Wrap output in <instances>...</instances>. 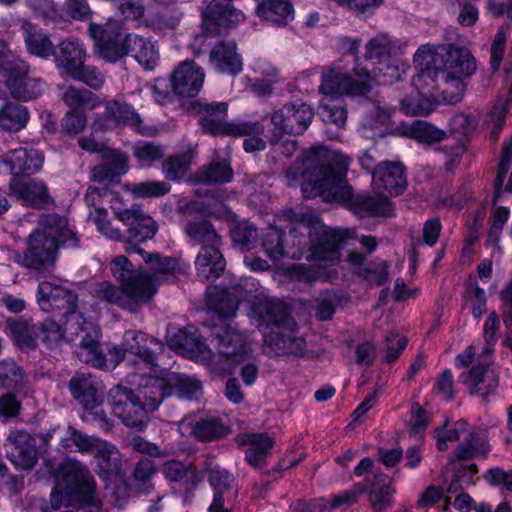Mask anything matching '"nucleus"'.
Here are the masks:
<instances>
[{"label": "nucleus", "instance_id": "1", "mask_svg": "<svg viewBox=\"0 0 512 512\" xmlns=\"http://www.w3.org/2000/svg\"><path fill=\"white\" fill-rule=\"evenodd\" d=\"M351 158L324 146L312 147L286 172L290 186L299 184L306 198L321 197L326 202H346L359 217L390 215L393 211L388 196H397L406 188L403 166L398 162H382L372 174L375 195H352L345 181Z\"/></svg>", "mask_w": 512, "mask_h": 512}, {"label": "nucleus", "instance_id": "2", "mask_svg": "<svg viewBox=\"0 0 512 512\" xmlns=\"http://www.w3.org/2000/svg\"><path fill=\"white\" fill-rule=\"evenodd\" d=\"M291 222L289 237L297 238L308 235L310 238L317 237L307 255L311 267L303 264L294 265L290 270L293 279L303 282L330 279L335 271L331 269L340 261L341 244L350 237L351 232L347 229H332L321 224L318 216L311 212L296 214L288 211L285 214Z\"/></svg>", "mask_w": 512, "mask_h": 512}, {"label": "nucleus", "instance_id": "3", "mask_svg": "<svg viewBox=\"0 0 512 512\" xmlns=\"http://www.w3.org/2000/svg\"><path fill=\"white\" fill-rule=\"evenodd\" d=\"M88 32L100 57L107 62L114 63L130 54L147 70H153L158 63L159 52L154 43L134 34L123 36L119 21L110 19L104 26L90 23Z\"/></svg>", "mask_w": 512, "mask_h": 512}, {"label": "nucleus", "instance_id": "4", "mask_svg": "<svg viewBox=\"0 0 512 512\" xmlns=\"http://www.w3.org/2000/svg\"><path fill=\"white\" fill-rule=\"evenodd\" d=\"M64 470L65 479H58L56 488L51 492V506L57 510L61 507L63 497L69 505L80 501L84 503V512H105L100 501L94 496L95 481L88 468L76 460H68Z\"/></svg>", "mask_w": 512, "mask_h": 512}, {"label": "nucleus", "instance_id": "5", "mask_svg": "<svg viewBox=\"0 0 512 512\" xmlns=\"http://www.w3.org/2000/svg\"><path fill=\"white\" fill-rule=\"evenodd\" d=\"M255 314L267 326L274 325L277 329H288L287 333L277 331L265 336V345L270 346L275 354L300 355L305 351V341L294 335L296 324L289 318L287 307L281 301L265 300L256 307Z\"/></svg>", "mask_w": 512, "mask_h": 512}, {"label": "nucleus", "instance_id": "6", "mask_svg": "<svg viewBox=\"0 0 512 512\" xmlns=\"http://www.w3.org/2000/svg\"><path fill=\"white\" fill-rule=\"evenodd\" d=\"M156 294L155 286L143 277H136L116 286L110 281L97 282L92 296L99 302L116 305L130 312H138L142 306L152 301Z\"/></svg>", "mask_w": 512, "mask_h": 512}, {"label": "nucleus", "instance_id": "7", "mask_svg": "<svg viewBox=\"0 0 512 512\" xmlns=\"http://www.w3.org/2000/svg\"><path fill=\"white\" fill-rule=\"evenodd\" d=\"M145 381L140 385V393L152 409L158 408L164 397L172 393L187 400L198 399L202 395L201 383L196 378L170 372L166 367L155 375H149Z\"/></svg>", "mask_w": 512, "mask_h": 512}, {"label": "nucleus", "instance_id": "8", "mask_svg": "<svg viewBox=\"0 0 512 512\" xmlns=\"http://www.w3.org/2000/svg\"><path fill=\"white\" fill-rule=\"evenodd\" d=\"M29 66L6 45L0 48V84H4L11 96L28 101L37 98L44 91V83L29 76ZM4 95L0 91V97Z\"/></svg>", "mask_w": 512, "mask_h": 512}, {"label": "nucleus", "instance_id": "9", "mask_svg": "<svg viewBox=\"0 0 512 512\" xmlns=\"http://www.w3.org/2000/svg\"><path fill=\"white\" fill-rule=\"evenodd\" d=\"M440 53L434 46L423 45L414 55L418 68L434 67L463 78L471 77L477 71V61L466 47L454 44L443 48Z\"/></svg>", "mask_w": 512, "mask_h": 512}, {"label": "nucleus", "instance_id": "10", "mask_svg": "<svg viewBox=\"0 0 512 512\" xmlns=\"http://www.w3.org/2000/svg\"><path fill=\"white\" fill-rule=\"evenodd\" d=\"M134 377H139V380L133 379L132 383H137V395L127 387L118 385L112 388L109 392L110 404L113 414L118 417L127 427L143 430L148 422V410H153L149 407L146 399L140 393V385L146 383L149 376L144 373H139Z\"/></svg>", "mask_w": 512, "mask_h": 512}, {"label": "nucleus", "instance_id": "11", "mask_svg": "<svg viewBox=\"0 0 512 512\" xmlns=\"http://www.w3.org/2000/svg\"><path fill=\"white\" fill-rule=\"evenodd\" d=\"M67 435L80 453L93 456L98 473L104 480H108L120 472L121 456L115 445L72 427L68 428Z\"/></svg>", "mask_w": 512, "mask_h": 512}, {"label": "nucleus", "instance_id": "12", "mask_svg": "<svg viewBox=\"0 0 512 512\" xmlns=\"http://www.w3.org/2000/svg\"><path fill=\"white\" fill-rule=\"evenodd\" d=\"M218 353L227 363V371L232 373L238 364L241 367V377L246 385H252L258 376V367L253 361L245 362V356L249 352L245 336L232 327H227L223 332L216 333Z\"/></svg>", "mask_w": 512, "mask_h": 512}, {"label": "nucleus", "instance_id": "13", "mask_svg": "<svg viewBox=\"0 0 512 512\" xmlns=\"http://www.w3.org/2000/svg\"><path fill=\"white\" fill-rule=\"evenodd\" d=\"M227 104L224 102L200 105V125L204 132L212 135H231L242 137L262 131L259 122L236 121L228 123Z\"/></svg>", "mask_w": 512, "mask_h": 512}, {"label": "nucleus", "instance_id": "14", "mask_svg": "<svg viewBox=\"0 0 512 512\" xmlns=\"http://www.w3.org/2000/svg\"><path fill=\"white\" fill-rule=\"evenodd\" d=\"M435 433L437 448L440 451L448 448V441H463L456 450V456L459 459H470L477 455L485 456L489 451L485 438L476 434L464 420H458L450 429L439 428Z\"/></svg>", "mask_w": 512, "mask_h": 512}, {"label": "nucleus", "instance_id": "15", "mask_svg": "<svg viewBox=\"0 0 512 512\" xmlns=\"http://www.w3.org/2000/svg\"><path fill=\"white\" fill-rule=\"evenodd\" d=\"M81 324V331H88L83 336L77 350L76 355L78 359L86 364L95 368L113 369L118 363L122 361L121 347H113L108 351V354L103 352L99 344L100 332L91 322L79 321Z\"/></svg>", "mask_w": 512, "mask_h": 512}, {"label": "nucleus", "instance_id": "16", "mask_svg": "<svg viewBox=\"0 0 512 512\" xmlns=\"http://www.w3.org/2000/svg\"><path fill=\"white\" fill-rule=\"evenodd\" d=\"M37 300L44 311L52 309L65 311L67 318L65 331L71 330L75 324H79V321L82 320V315L76 311L77 295L62 286L54 285L48 281L41 282L37 290Z\"/></svg>", "mask_w": 512, "mask_h": 512}, {"label": "nucleus", "instance_id": "17", "mask_svg": "<svg viewBox=\"0 0 512 512\" xmlns=\"http://www.w3.org/2000/svg\"><path fill=\"white\" fill-rule=\"evenodd\" d=\"M463 77L447 73L434 67L419 68L417 85L426 83L433 92L439 95V103L456 104L463 99L466 83Z\"/></svg>", "mask_w": 512, "mask_h": 512}, {"label": "nucleus", "instance_id": "18", "mask_svg": "<svg viewBox=\"0 0 512 512\" xmlns=\"http://www.w3.org/2000/svg\"><path fill=\"white\" fill-rule=\"evenodd\" d=\"M312 119L313 111L307 104L296 103L284 105L271 116L274 131L269 137V141L272 145H275L284 133H303L310 125Z\"/></svg>", "mask_w": 512, "mask_h": 512}, {"label": "nucleus", "instance_id": "19", "mask_svg": "<svg viewBox=\"0 0 512 512\" xmlns=\"http://www.w3.org/2000/svg\"><path fill=\"white\" fill-rule=\"evenodd\" d=\"M59 246L40 230H34L27 238V249L20 263L38 272H49L57 261Z\"/></svg>", "mask_w": 512, "mask_h": 512}, {"label": "nucleus", "instance_id": "20", "mask_svg": "<svg viewBox=\"0 0 512 512\" xmlns=\"http://www.w3.org/2000/svg\"><path fill=\"white\" fill-rule=\"evenodd\" d=\"M204 29L214 35L223 34L227 29L245 20L242 11L235 9L230 0H212L202 13Z\"/></svg>", "mask_w": 512, "mask_h": 512}, {"label": "nucleus", "instance_id": "21", "mask_svg": "<svg viewBox=\"0 0 512 512\" xmlns=\"http://www.w3.org/2000/svg\"><path fill=\"white\" fill-rule=\"evenodd\" d=\"M320 90L323 98L330 99H339L344 94L367 96L370 93V84L356 73L355 78H352L340 69H331L323 75Z\"/></svg>", "mask_w": 512, "mask_h": 512}, {"label": "nucleus", "instance_id": "22", "mask_svg": "<svg viewBox=\"0 0 512 512\" xmlns=\"http://www.w3.org/2000/svg\"><path fill=\"white\" fill-rule=\"evenodd\" d=\"M7 458L20 470L32 469L38 460L36 441L22 430H12L5 441Z\"/></svg>", "mask_w": 512, "mask_h": 512}, {"label": "nucleus", "instance_id": "23", "mask_svg": "<svg viewBox=\"0 0 512 512\" xmlns=\"http://www.w3.org/2000/svg\"><path fill=\"white\" fill-rule=\"evenodd\" d=\"M9 194L32 208L46 209L54 204L48 186L39 179L23 180L13 176L9 182Z\"/></svg>", "mask_w": 512, "mask_h": 512}, {"label": "nucleus", "instance_id": "24", "mask_svg": "<svg viewBox=\"0 0 512 512\" xmlns=\"http://www.w3.org/2000/svg\"><path fill=\"white\" fill-rule=\"evenodd\" d=\"M205 80L203 69L193 61L180 63L170 77L173 92L180 97H195L201 91Z\"/></svg>", "mask_w": 512, "mask_h": 512}, {"label": "nucleus", "instance_id": "25", "mask_svg": "<svg viewBox=\"0 0 512 512\" xmlns=\"http://www.w3.org/2000/svg\"><path fill=\"white\" fill-rule=\"evenodd\" d=\"M44 163V154L33 147L18 148L10 151L0 159V173L34 174L41 170Z\"/></svg>", "mask_w": 512, "mask_h": 512}, {"label": "nucleus", "instance_id": "26", "mask_svg": "<svg viewBox=\"0 0 512 512\" xmlns=\"http://www.w3.org/2000/svg\"><path fill=\"white\" fill-rule=\"evenodd\" d=\"M158 341L155 338H149L145 333L141 331L129 330L124 334L122 348L132 355L138 357L137 360V369L138 371H142L145 368L158 373L156 369L158 364L155 362V356L150 351L151 345H158ZM124 357V353L122 352V358Z\"/></svg>", "mask_w": 512, "mask_h": 512}, {"label": "nucleus", "instance_id": "27", "mask_svg": "<svg viewBox=\"0 0 512 512\" xmlns=\"http://www.w3.org/2000/svg\"><path fill=\"white\" fill-rule=\"evenodd\" d=\"M53 57L61 72L69 77L77 76V70L86 60L84 44L77 38L61 41L55 48Z\"/></svg>", "mask_w": 512, "mask_h": 512}, {"label": "nucleus", "instance_id": "28", "mask_svg": "<svg viewBox=\"0 0 512 512\" xmlns=\"http://www.w3.org/2000/svg\"><path fill=\"white\" fill-rule=\"evenodd\" d=\"M459 381L469 389L471 394L483 398H487L499 384L495 371L490 369L485 361H479L470 370L463 372Z\"/></svg>", "mask_w": 512, "mask_h": 512}, {"label": "nucleus", "instance_id": "29", "mask_svg": "<svg viewBox=\"0 0 512 512\" xmlns=\"http://www.w3.org/2000/svg\"><path fill=\"white\" fill-rule=\"evenodd\" d=\"M209 481L214 497L208 512H233L229 504L236 497L234 477L224 469L214 468L210 472Z\"/></svg>", "mask_w": 512, "mask_h": 512}, {"label": "nucleus", "instance_id": "30", "mask_svg": "<svg viewBox=\"0 0 512 512\" xmlns=\"http://www.w3.org/2000/svg\"><path fill=\"white\" fill-rule=\"evenodd\" d=\"M70 391L86 410H93L103 402L104 388L90 374H77L70 381Z\"/></svg>", "mask_w": 512, "mask_h": 512}, {"label": "nucleus", "instance_id": "31", "mask_svg": "<svg viewBox=\"0 0 512 512\" xmlns=\"http://www.w3.org/2000/svg\"><path fill=\"white\" fill-rule=\"evenodd\" d=\"M210 62L219 72L232 75L240 73L243 68L236 43L230 39H224L214 44L210 52Z\"/></svg>", "mask_w": 512, "mask_h": 512}, {"label": "nucleus", "instance_id": "32", "mask_svg": "<svg viewBox=\"0 0 512 512\" xmlns=\"http://www.w3.org/2000/svg\"><path fill=\"white\" fill-rule=\"evenodd\" d=\"M372 74L366 68H356V74L363 81L370 84V91L374 83L382 85H391L400 80L406 72L407 65L398 58L391 57L385 61V64H376Z\"/></svg>", "mask_w": 512, "mask_h": 512}, {"label": "nucleus", "instance_id": "33", "mask_svg": "<svg viewBox=\"0 0 512 512\" xmlns=\"http://www.w3.org/2000/svg\"><path fill=\"white\" fill-rule=\"evenodd\" d=\"M48 239H54L58 245L77 246V237L65 217L57 214H44L38 222V228Z\"/></svg>", "mask_w": 512, "mask_h": 512}, {"label": "nucleus", "instance_id": "34", "mask_svg": "<svg viewBox=\"0 0 512 512\" xmlns=\"http://www.w3.org/2000/svg\"><path fill=\"white\" fill-rule=\"evenodd\" d=\"M104 163L91 170V179L96 182H113L129 169L128 156L108 149L102 155Z\"/></svg>", "mask_w": 512, "mask_h": 512}, {"label": "nucleus", "instance_id": "35", "mask_svg": "<svg viewBox=\"0 0 512 512\" xmlns=\"http://www.w3.org/2000/svg\"><path fill=\"white\" fill-rule=\"evenodd\" d=\"M128 253H138L142 256L146 264L150 266L152 272H146L145 274L152 277L156 291L161 280H168L170 276H173L178 269V262L171 257H160L158 254L146 253L140 247L134 244H127L125 248Z\"/></svg>", "mask_w": 512, "mask_h": 512}, {"label": "nucleus", "instance_id": "36", "mask_svg": "<svg viewBox=\"0 0 512 512\" xmlns=\"http://www.w3.org/2000/svg\"><path fill=\"white\" fill-rule=\"evenodd\" d=\"M417 75L413 78V86L417 90V97L404 98L401 101V110L409 116H424L430 114L439 104V95L431 90L426 83L417 85Z\"/></svg>", "mask_w": 512, "mask_h": 512}, {"label": "nucleus", "instance_id": "37", "mask_svg": "<svg viewBox=\"0 0 512 512\" xmlns=\"http://www.w3.org/2000/svg\"><path fill=\"white\" fill-rule=\"evenodd\" d=\"M239 446L248 447L245 458L252 466H259L273 448L275 442L267 433H241L235 438Z\"/></svg>", "mask_w": 512, "mask_h": 512}, {"label": "nucleus", "instance_id": "38", "mask_svg": "<svg viewBox=\"0 0 512 512\" xmlns=\"http://www.w3.org/2000/svg\"><path fill=\"white\" fill-rule=\"evenodd\" d=\"M179 431L182 435H194L201 441H210L225 435L227 429L215 417H209L194 423L193 417L187 416L179 423Z\"/></svg>", "mask_w": 512, "mask_h": 512}, {"label": "nucleus", "instance_id": "39", "mask_svg": "<svg viewBox=\"0 0 512 512\" xmlns=\"http://www.w3.org/2000/svg\"><path fill=\"white\" fill-rule=\"evenodd\" d=\"M195 266L200 278L207 281L218 278L225 269V260L219 247H202L196 258Z\"/></svg>", "mask_w": 512, "mask_h": 512}, {"label": "nucleus", "instance_id": "40", "mask_svg": "<svg viewBox=\"0 0 512 512\" xmlns=\"http://www.w3.org/2000/svg\"><path fill=\"white\" fill-rule=\"evenodd\" d=\"M504 192L512 194V137L503 145L494 182V204L502 199Z\"/></svg>", "mask_w": 512, "mask_h": 512}, {"label": "nucleus", "instance_id": "41", "mask_svg": "<svg viewBox=\"0 0 512 512\" xmlns=\"http://www.w3.org/2000/svg\"><path fill=\"white\" fill-rule=\"evenodd\" d=\"M396 132L399 135L414 138L421 143L429 145L440 142L446 137L445 131L420 120L413 121L412 123L403 122L397 126Z\"/></svg>", "mask_w": 512, "mask_h": 512}, {"label": "nucleus", "instance_id": "42", "mask_svg": "<svg viewBox=\"0 0 512 512\" xmlns=\"http://www.w3.org/2000/svg\"><path fill=\"white\" fill-rule=\"evenodd\" d=\"M256 14L261 19L276 25L293 19V7L287 0H256Z\"/></svg>", "mask_w": 512, "mask_h": 512}, {"label": "nucleus", "instance_id": "43", "mask_svg": "<svg viewBox=\"0 0 512 512\" xmlns=\"http://www.w3.org/2000/svg\"><path fill=\"white\" fill-rule=\"evenodd\" d=\"M512 104V91L499 95L486 114L484 126L489 130L491 138L497 140L502 130L510 105Z\"/></svg>", "mask_w": 512, "mask_h": 512}, {"label": "nucleus", "instance_id": "44", "mask_svg": "<svg viewBox=\"0 0 512 512\" xmlns=\"http://www.w3.org/2000/svg\"><path fill=\"white\" fill-rule=\"evenodd\" d=\"M21 30L29 53L45 59L53 56L55 48L48 35L26 20L21 21Z\"/></svg>", "mask_w": 512, "mask_h": 512}, {"label": "nucleus", "instance_id": "45", "mask_svg": "<svg viewBox=\"0 0 512 512\" xmlns=\"http://www.w3.org/2000/svg\"><path fill=\"white\" fill-rule=\"evenodd\" d=\"M6 334L20 348H33L39 336V328L22 318L9 319L6 324Z\"/></svg>", "mask_w": 512, "mask_h": 512}, {"label": "nucleus", "instance_id": "46", "mask_svg": "<svg viewBox=\"0 0 512 512\" xmlns=\"http://www.w3.org/2000/svg\"><path fill=\"white\" fill-rule=\"evenodd\" d=\"M196 156L195 147L188 145L185 152L169 156L162 163V172L168 180L177 181L189 170Z\"/></svg>", "mask_w": 512, "mask_h": 512}, {"label": "nucleus", "instance_id": "47", "mask_svg": "<svg viewBox=\"0 0 512 512\" xmlns=\"http://www.w3.org/2000/svg\"><path fill=\"white\" fill-rule=\"evenodd\" d=\"M29 119L27 108L20 104L6 102L0 108V128L8 132L23 129Z\"/></svg>", "mask_w": 512, "mask_h": 512}, {"label": "nucleus", "instance_id": "48", "mask_svg": "<svg viewBox=\"0 0 512 512\" xmlns=\"http://www.w3.org/2000/svg\"><path fill=\"white\" fill-rule=\"evenodd\" d=\"M124 225L128 227L129 238L135 242H144L151 239L156 231L155 221L139 208L129 222Z\"/></svg>", "mask_w": 512, "mask_h": 512}, {"label": "nucleus", "instance_id": "49", "mask_svg": "<svg viewBox=\"0 0 512 512\" xmlns=\"http://www.w3.org/2000/svg\"><path fill=\"white\" fill-rule=\"evenodd\" d=\"M185 232L191 241L202 247L218 248L220 245V237L208 221L188 223Z\"/></svg>", "mask_w": 512, "mask_h": 512}, {"label": "nucleus", "instance_id": "50", "mask_svg": "<svg viewBox=\"0 0 512 512\" xmlns=\"http://www.w3.org/2000/svg\"><path fill=\"white\" fill-rule=\"evenodd\" d=\"M394 45L385 34H378L366 44L365 59L373 64H385L392 57Z\"/></svg>", "mask_w": 512, "mask_h": 512}, {"label": "nucleus", "instance_id": "51", "mask_svg": "<svg viewBox=\"0 0 512 512\" xmlns=\"http://www.w3.org/2000/svg\"><path fill=\"white\" fill-rule=\"evenodd\" d=\"M105 113L115 124H128L138 128L141 123L136 111L130 105L119 101L109 102Z\"/></svg>", "mask_w": 512, "mask_h": 512}, {"label": "nucleus", "instance_id": "52", "mask_svg": "<svg viewBox=\"0 0 512 512\" xmlns=\"http://www.w3.org/2000/svg\"><path fill=\"white\" fill-rule=\"evenodd\" d=\"M110 272L115 279H117L120 284L123 285L124 282L129 281L136 277H143L148 279L155 287V283L152 277L145 274L144 270H138L133 274V264L129 261L126 256L120 255L115 257L110 262Z\"/></svg>", "mask_w": 512, "mask_h": 512}, {"label": "nucleus", "instance_id": "53", "mask_svg": "<svg viewBox=\"0 0 512 512\" xmlns=\"http://www.w3.org/2000/svg\"><path fill=\"white\" fill-rule=\"evenodd\" d=\"M124 187L138 198L160 197L171 189V186L164 181H145L137 184H125Z\"/></svg>", "mask_w": 512, "mask_h": 512}, {"label": "nucleus", "instance_id": "54", "mask_svg": "<svg viewBox=\"0 0 512 512\" xmlns=\"http://www.w3.org/2000/svg\"><path fill=\"white\" fill-rule=\"evenodd\" d=\"M346 109L340 99L323 98L320 105V115L324 122L343 127L346 122Z\"/></svg>", "mask_w": 512, "mask_h": 512}, {"label": "nucleus", "instance_id": "55", "mask_svg": "<svg viewBox=\"0 0 512 512\" xmlns=\"http://www.w3.org/2000/svg\"><path fill=\"white\" fill-rule=\"evenodd\" d=\"M391 117L390 110L377 107L375 111L365 117L361 124L362 134L366 138H373L382 134V126L388 123Z\"/></svg>", "mask_w": 512, "mask_h": 512}, {"label": "nucleus", "instance_id": "56", "mask_svg": "<svg viewBox=\"0 0 512 512\" xmlns=\"http://www.w3.org/2000/svg\"><path fill=\"white\" fill-rule=\"evenodd\" d=\"M287 235L285 233H280L275 229H271L270 233L267 235L264 240L263 246L266 254L273 261H277L282 257L290 256L296 257L300 254V252L290 251L283 248V241Z\"/></svg>", "mask_w": 512, "mask_h": 512}, {"label": "nucleus", "instance_id": "57", "mask_svg": "<svg viewBox=\"0 0 512 512\" xmlns=\"http://www.w3.org/2000/svg\"><path fill=\"white\" fill-rule=\"evenodd\" d=\"M233 178V171L227 160L216 161L201 172V179L207 183H225Z\"/></svg>", "mask_w": 512, "mask_h": 512}, {"label": "nucleus", "instance_id": "58", "mask_svg": "<svg viewBox=\"0 0 512 512\" xmlns=\"http://www.w3.org/2000/svg\"><path fill=\"white\" fill-rule=\"evenodd\" d=\"M508 37V28L501 27L495 34L491 47H490V59L489 65L493 73L497 72L501 63L504 59L506 51V41Z\"/></svg>", "mask_w": 512, "mask_h": 512}, {"label": "nucleus", "instance_id": "59", "mask_svg": "<svg viewBox=\"0 0 512 512\" xmlns=\"http://www.w3.org/2000/svg\"><path fill=\"white\" fill-rule=\"evenodd\" d=\"M63 101L73 109L94 108L97 105L94 94L86 89L68 88L62 96Z\"/></svg>", "mask_w": 512, "mask_h": 512}, {"label": "nucleus", "instance_id": "60", "mask_svg": "<svg viewBox=\"0 0 512 512\" xmlns=\"http://www.w3.org/2000/svg\"><path fill=\"white\" fill-rule=\"evenodd\" d=\"M394 493L395 490L391 488L390 483L375 484L369 495L372 508L376 512H381L391 507Z\"/></svg>", "mask_w": 512, "mask_h": 512}, {"label": "nucleus", "instance_id": "61", "mask_svg": "<svg viewBox=\"0 0 512 512\" xmlns=\"http://www.w3.org/2000/svg\"><path fill=\"white\" fill-rule=\"evenodd\" d=\"M133 150L141 166H150L151 163L164 156L163 148L151 142H138L134 145Z\"/></svg>", "mask_w": 512, "mask_h": 512}, {"label": "nucleus", "instance_id": "62", "mask_svg": "<svg viewBox=\"0 0 512 512\" xmlns=\"http://www.w3.org/2000/svg\"><path fill=\"white\" fill-rule=\"evenodd\" d=\"M466 301L471 306V312L476 318H480L486 308V296L482 288L477 284H470L465 293Z\"/></svg>", "mask_w": 512, "mask_h": 512}, {"label": "nucleus", "instance_id": "63", "mask_svg": "<svg viewBox=\"0 0 512 512\" xmlns=\"http://www.w3.org/2000/svg\"><path fill=\"white\" fill-rule=\"evenodd\" d=\"M0 381L7 387H16L21 383V370L13 360L0 361Z\"/></svg>", "mask_w": 512, "mask_h": 512}, {"label": "nucleus", "instance_id": "64", "mask_svg": "<svg viewBox=\"0 0 512 512\" xmlns=\"http://www.w3.org/2000/svg\"><path fill=\"white\" fill-rule=\"evenodd\" d=\"M86 127V117L82 112L70 111L61 121V129L67 135H76Z\"/></svg>", "mask_w": 512, "mask_h": 512}]
</instances>
